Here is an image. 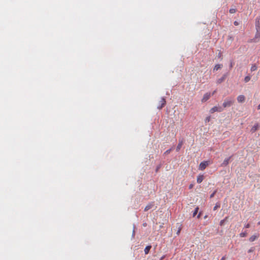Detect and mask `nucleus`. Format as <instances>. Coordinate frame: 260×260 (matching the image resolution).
Segmentation results:
<instances>
[{
  "label": "nucleus",
  "mask_w": 260,
  "mask_h": 260,
  "mask_svg": "<svg viewBox=\"0 0 260 260\" xmlns=\"http://www.w3.org/2000/svg\"><path fill=\"white\" fill-rule=\"evenodd\" d=\"M234 100L233 98H228L225 99L222 106L224 108L231 107L234 103Z\"/></svg>",
  "instance_id": "1"
},
{
  "label": "nucleus",
  "mask_w": 260,
  "mask_h": 260,
  "mask_svg": "<svg viewBox=\"0 0 260 260\" xmlns=\"http://www.w3.org/2000/svg\"><path fill=\"white\" fill-rule=\"evenodd\" d=\"M260 38V29L256 30V32L255 35V37L253 39H251L249 42H255L257 43L259 41V39Z\"/></svg>",
  "instance_id": "2"
},
{
  "label": "nucleus",
  "mask_w": 260,
  "mask_h": 260,
  "mask_svg": "<svg viewBox=\"0 0 260 260\" xmlns=\"http://www.w3.org/2000/svg\"><path fill=\"white\" fill-rule=\"evenodd\" d=\"M209 161H205L201 162L199 165V169L203 171L209 165Z\"/></svg>",
  "instance_id": "3"
},
{
  "label": "nucleus",
  "mask_w": 260,
  "mask_h": 260,
  "mask_svg": "<svg viewBox=\"0 0 260 260\" xmlns=\"http://www.w3.org/2000/svg\"><path fill=\"white\" fill-rule=\"evenodd\" d=\"M223 111V108L219 106H214L210 110L211 113H213L215 112H221Z\"/></svg>",
  "instance_id": "4"
},
{
  "label": "nucleus",
  "mask_w": 260,
  "mask_h": 260,
  "mask_svg": "<svg viewBox=\"0 0 260 260\" xmlns=\"http://www.w3.org/2000/svg\"><path fill=\"white\" fill-rule=\"evenodd\" d=\"M255 28L256 30L260 29V16L255 19Z\"/></svg>",
  "instance_id": "5"
},
{
  "label": "nucleus",
  "mask_w": 260,
  "mask_h": 260,
  "mask_svg": "<svg viewBox=\"0 0 260 260\" xmlns=\"http://www.w3.org/2000/svg\"><path fill=\"white\" fill-rule=\"evenodd\" d=\"M166 103V100L164 98H161V100L159 102V105L158 106V108L159 109H161L162 107L165 106Z\"/></svg>",
  "instance_id": "6"
},
{
  "label": "nucleus",
  "mask_w": 260,
  "mask_h": 260,
  "mask_svg": "<svg viewBox=\"0 0 260 260\" xmlns=\"http://www.w3.org/2000/svg\"><path fill=\"white\" fill-rule=\"evenodd\" d=\"M211 94L210 93H206L204 96L203 99H202V102L204 103L206 102L210 97Z\"/></svg>",
  "instance_id": "7"
},
{
  "label": "nucleus",
  "mask_w": 260,
  "mask_h": 260,
  "mask_svg": "<svg viewBox=\"0 0 260 260\" xmlns=\"http://www.w3.org/2000/svg\"><path fill=\"white\" fill-rule=\"evenodd\" d=\"M259 237V234H255L252 236H251L250 238H249V241L250 242H253L256 239H257Z\"/></svg>",
  "instance_id": "8"
},
{
  "label": "nucleus",
  "mask_w": 260,
  "mask_h": 260,
  "mask_svg": "<svg viewBox=\"0 0 260 260\" xmlns=\"http://www.w3.org/2000/svg\"><path fill=\"white\" fill-rule=\"evenodd\" d=\"M259 128V125L258 123H255L254 125L252 127L251 129V132L253 133L255 132Z\"/></svg>",
  "instance_id": "9"
},
{
  "label": "nucleus",
  "mask_w": 260,
  "mask_h": 260,
  "mask_svg": "<svg viewBox=\"0 0 260 260\" xmlns=\"http://www.w3.org/2000/svg\"><path fill=\"white\" fill-rule=\"evenodd\" d=\"M245 98L243 95H240L238 96L237 101L239 103H243L245 101Z\"/></svg>",
  "instance_id": "10"
},
{
  "label": "nucleus",
  "mask_w": 260,
  "mask_h": 260,
  "mask_svg": "<svg viewBox=\"0 0 260 260\" xmlns=\"http://www.w3.org/2000/svg\"><path fill=\"white\" fill-rule=\"evenodd\" d=\"M230 158H231V157H230L229 158H225L223 160V162L222 163L221 166H227L229 164Z\"/></svg>",
  "instance_id": "11"
},
{
  "label": "nucleus",
  "mask_w": 260,
  "mask_h": 260,
  "mask_svg": "<svg viewBox=\"0 0 260 260\" xmlns=\"http://www.w3.org/2000/svg\"><path fill=\"white\" fill-rule=\"evenodd\" d=\"M154 206L153 203H151L148 204L145 208L144 211H147L149 210V209H151L152 207Z\"/></svg>",
  "instance_id": "12"
},
{
  "label": "nucleus",
  "mask_w": 260,
  "mask_h": 260,
  "mask_svg": "<svg viewBox=\"0 0 260 260\" xmlns=\"http://www.w3.org/2000/svg\"><path fill=\"white\" fill-rule=\"evenodd\" d=\"M204 177L203 175H200L197 177V182L198 183H201L203 180H204Z\"/></svg>",
  "instance_id": "13"
},
{
  "label": "nucleus",
  "mask_w": 260,
  "mask_h": 260,
  "mask_svg": "<svg viewBox=\"0 0 260 260\" xmlns=\"http://www.w3.org/2000/svg\"><path fill=\"white\" fill-rule=\"evenodd\" d=\"M222 67V64H217L215 66V67L213 68V71H217L219 69H221Z\"/></svg>",
  "instance_id": "14"
},
{
  "label": "nucleus",
  "mask_w": 260,
  "mask_h": 260,
  "mask_svg": "<svg viewBox=\"0 0 260 260\" xmlns=\"http://www.w3.org/2000/svg\"><path fill=\"white\" fill-rule=\"evenodd\" d=\"M225 75H224L221 78L218 79L217 80V83L218 84H220L221 83H222V82H223L225 79Z\"/></svg>",
  "instance_id": "15"
},
{
  "label": "nucleus",
  "mask_w": 260,
  "mask_h": 260,
  "mask_svg": "<svg viewBox=\"0 0 260 260\" xmlns=\"http://www.w3.org/2000/svg\"><path fill=\"white\" fill-rule=\"evenodd\" d=\"M182 145H183V141H179V143H178V145H177V146L176 147V151L177 152H178L180 150V149H181Z\"/></svg>",
  "instance_id": "16"
},
{
  "label": "nucleus",
  "mask_w": 260,
  "mask_h": 260,
  "mask_svg": "<svg viewBox=\"0 0 260 260\" xmlns=\"http://www.w3.org/2000/svg\"><path fill=\"white\" fill-rule=\"evenodd\" d=\"M151 248V245L147 246L145 247V248L144 249V252H145V254H147L149 252V251H150Z\"/></svg>",
  "instance_id": "17"
},
{
  "label": "nucleus",
  "mask_w": 260,
  "mask_h": 260,
  "mask_svg": "<svg viewBox=\"0 0 260 260\" xmlns=\"http://www.w3.org/2000/svg\"><path fill=\"white\" fill-rule=\"evenodd\" d=\"M257 66L255 64H253L251 67V71H254L257 70Z\"/></svg>",
  "instance_id": "18"
},
{
  "label": "nucleus",
  "mask_w": 260,
  "mask_h": 260,
  "mask_svg": "<svg viewBox=\"0 0 260 260\" xmlns=\"http://www.w3.org/2000/svg\"><path fill=\"white\" fill-rule=\"evenodd\" d=\"M199 207H196L195 208V210H194V212L193 213V217H194L197 214V213H198V212L199 211Z\"/></svg>",
  "instance_id": "19"
},
{
  "label": "nucleus",
  "mask_w": 260,
  "mask_h": 260,
  "mask_svg": "<svg viewBox=\"0 0 260 260\" xmlns=\"http://www.w3.org/2000/svg\"><path fill=\"white\" fill-rule=\"evenodd\" d=\"M220 206V204L219 203H217L216 204H215V206L213 208V210H216L217 208H219Z\"/></svg>",
  "instance_id": "20"
},
{
  "label": "nucleus",
  "mask_w": 260,
  "mask_h": 260,
  "mask_svg": "<svg viewBox=\"0 0 260 260\" xmlns=\"http://www.w3.org/2000/svg\"><path fill=\"white\" fill-rule=\"evenodd\" d=\"M250 79H251V78H250V76H246V77H245V78H244V81H245V82H249V81L250 80Z\"/></svg>",
  "instance_id": "21"
},
{
  "label": "nucleus",
  "mask_w": 260,
  "mask_h": 260,
  "mask_svg": "<svg viewBox=\"0 0 260 260\" xmlns=\"http://www.w3.org/2000/svg\"><path fill=\"white\" fill-rule=\"evenodd\" d=\"M229 12H230V13H232V14L235 13L236 12V9H233V8L232 9H230Z\"/></svg>",
  "instance_id": "22"
},
{
  "label": "nucleus",
  "mask_w": 260,
  "mask_h": 260,
  "mask_svg": "<svg viewBox=\"0 0 260 260\" xmlns=\"http://www.w3.org/2000/svg\"><path fill=\"white\" fill-rule=\"evenodd\" d=\"M172 150V148L170 149H168V150H166L164 154H169Z\"/></svg>",
  "instance_id": "23"
},
{
  "label": "nucleus",
  "mask_w": 260,
  "mask_h": 260,
  "mask_svg": "<svg viewBox=\"0 0 260 260\" xmlns=\"http://www.w3.org/2000/svg\"><path fill=\"white\" fill-rule=\"evenodd\" d=\"M247 236V233H241L240 234V236L241 237H245Z\"/></svg>",
  "instance_id": "24"
},
{
  "label": "nucleus",
  "mask_w": 260,
  "mask_h": 260,
  "mask_svg": "<svg viewBox=\"0 0 260 260\" xmlns=\"http://www.w3.org/2000/svg\"><path fill=\"white\" fill-rule=\"evenodd\" d=\"M254 247H251L248 251V253H251V252H252L254 251Z\"/></svg>",
  "instance_id": "25"
},
{
  "label": "nucleus",
  "mask_w": 260,
  "mask_h": 260,
  "mask_svg": "<svg viewBox=\"0 0 260 260\" xmlns=\"http://www.w3.org/2000/svg\"><path fill=\"white\" fill-rule=\"evenodd\" d=\"M210 116H208L206 117V118L205 119V122H208L210 121Z\"/></svg>",
  "instance_id": "26"
},
{
  "label": "nucleus",
  "mask_w": 260,
  "mask_h": 260,
  "mask_svg": "<svg viewBox=\"0 0 260 260\" xmlns=\"http://www.w3.org/2000/svg\"><path fill=\"white\" fill-rule=\"evenodd\" d=\"M216 192H217V190H215V191H214V192H213V193L210 195V198H213V197L214 196V195H215V194L216 193Z\"/></svg>",
  "instance_id": "27"
},
{
  "label": "nucleus",
  "mask_w": 260,
  "mask_h": 260,
  "mask_svg": "<svg viewBox=\"0 0 260 260\" xmlns=\"http://www.w3.org/2000/svg\"><path fill=\"white\" fill-rule=\"evenodd\" d=\"M244 227L245 228H249L250 227V224L249 223H247V224H245L244 225Z\"/></svg>",
  "instance_id": "28"
},
{
  "label": "nucleus",
  "mask_w": 260,
  "mask_h": 260,
  "mask_svg": "<svg viewBox=\"0 0 260 260\" xmlns=\"http://www.w3.org/2000/svg\"><path fill=\"white\" fill-rule=\"evenodd\" d=\"M234 24L236 26H237L239 24V22L237 21H235L234 22Z\"/></svg>",
  "instance_id": "29"
},
{
  "label": "nucleus",
  "mask_w": 260,
  "mask_h": 260,
  "mask_svg": "<svg viewBox=\"0 0 260 260\" xmlns=\"http://www.w3.org/2000/svg\"><path fill=\"white\" fill-rule=\"evenodd\" d=\"M226 259L225 256H223L221 258V260H225Z\"/></svg>",
  "instance_id": "30"
},
{
  "label": "nucleus",
  "mask_w": 260,
  "mask_h": 260,
  "mask_svg": "<svg viewBox=\"0 0 260 260\" xmlns=\"http://www.w3.org/2000/svg\"><path fill=\"white\" fill-rule=\"evenodd\" d=\"M180 231H181V229H179V230L178 231V232H177V235H179L180 232Z\"/></svg>",
  "instance_id": "31"
},
{
  "label": "nucleus",
  "mask_w": 260,
  "mask_h": 260,
  "mask_svg": "<svg viewBox=\"0 0 260 260\" xmlns=\"http://www.w3.org/2000/svg\"><path fill=\"white\" fill-rule=\"evenodd\" d=\"M200 216H201V213H199V214H198V215L197 216V217H198V218H199L200 217Z\"/></svg>",
  "instance_id": "32"
},
{
  "label": "nucleus",
  "mask_w": 260,
  "mask_h": 260,
  "mask_svg": "<svg viewBox=\"0 0 260 260\" xmlns=\"http://www.w3.org/2000/svg\"><path fill=\"white\" fill-rule=\"evenodd\" d=\"M257 109L258 110H259L260 109V104L258 105V106H257Z\"/></svg>",
  "instance_id": "33"
},
{
  "label": "nucleus",
  "mask_w": 260,
  "mask_h": 260,
  "mask_svg": "<svg viewBox=\"0 0 260 260\" xmlns=\"http://www.w3.org/2000/svg\"><path fill=\"white\" fill-rule=\"evenodd\" d=\"M232 67H233V63H231V65H230V68H232Z\"/></svg>",
  "instance_id": "34"
},
{
  "label": "nucleus",
  "mask_w": 260,
  "mask_h": 260,
  "mask_svg": "<svg viewBox=\"0 0 260 260\" xmlns=\"http://www.w3.org/2000/svg\"><path fill=\"white\" fill-rule=\"evenodd\" d=\"M215 92H216V91H215H215H214L213 92V93H212V95H213V94L215 93Z\"/></svg>",
  "instance_id": "35"
},
{
  "label": "nucleus",
  "mask_w": 260,
  "mask_h": 260,
  "mask_svg": "<svg viewBox=\"0 0 260 260\" xmlns=\"http://www.w3.org/2000/svg\"><path fill=\"white\" fill-rule=\"evenodd\" d=\"M257 224H258V225H260V221H259V222L257 223Z\"/></svg>",
  "instance_id": "36"
}]
</instances>
